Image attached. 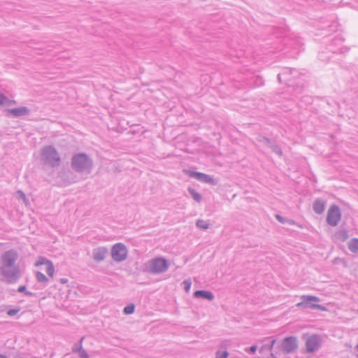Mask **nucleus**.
Returning a JSON list of instances; mask_svg holds the SVG:
<instances>
[{"mask_svg": "<svg viewBox=\"0 0 358 358\" xmlns=\"http://www.w3.org/2000/svg\"><path fill=\"white\" fill-rule=\"evenodd\" d=\"M325 208L324 202L320 200H317L313 203V209L317 214H321L324 212Z\"/></svg>", "mask_w": 358, "mask_h": 358, "instance_id": "f8f14e48", "label": "nucleus"}, {"mask_svg": "<svg viewBox=\"0 0 358 358\" xmlns=\"http://www.w3.org/2000/svg\"><path fill=\"white\" fill-rule=\"evenodd\" d=\"M348 238V234L345 231H341L339 232V238L345 241Z\"/></svg>", "mask_w": 358, "mask_h": 358, "instance_id": "4be33fe9", "label": "nucleus"}, {"mask_svg": "<svg viewBox=\"0 0 358 358\" xmlns=\"http://www.w3.org/2000/svg\"><path fill=\"white\" fill-rule=\"evenodd\" d=\"M127 255V248L123 244L117 243L113 247L111 255L114 260L122 261L126 259Z\"/></svg>", "mask_w": 358, "mask_h": 358, "instance_id": "7ed1b4c3", "label": "nucleus"}, {"mask_svg": "<svg viewBox=\"0 0 358 358\" xmlns=\"http://www.w3.org/2000/svg\"><path fill=\"white\" fill-rule=\"evenodd\" d=\"M276 218L280 221V222H282V219L280 217V216L279 215H276Z\"/></svg>", "mask_w": 358, "mask_h": 358, "instance_id": "cd10ccee", "label": "nucleus"}, {"mask_svg": "<svg viewBox=\"0 0 358 358\" xmlns=\"http://www.w3.org/2000/svg\"><path fill=\"white\" fill-rule=\"evenodd\" d=\"M303 302L299 303L297 304L298 306H310L312 308H316L320 309L322 310H326L324 307L316 303L319 301V299L317 297L312 296H303Z\"/></svg>", "mask_w": 358, "mask_h": 358, "instance_id": "0eeeda50", "label": "nucleus"}, {"mask_svg": "<svg viewBox=\"0 0 358 358\" xmlns=\"http://www.w3.org/2000/svg\"><path fill=\"white\" fill-rule=\"evenodd\" d=\"M9 113L14 115L19 116V115H23L27 114L28 113V110L25 107H20V108L12 109L9 111Z\"/></svg>", "mask_w": 358, "mask_h": 358, "instance_id": "4468645a", "label": "nucleus"}, {"mask_svg": "<svg viewBox=\"0 0 358 358\" xmlns=\"http://www.w3.org/2000/svg\"><path fill=\"white\" fill-rule=\"evenodd\" d=\"M196 225L199 228L203 229H208V224L207 223V222L202 220H198L196 222Z\"/></svg>", "mask_w": 358, "mask_h": 358, "instance_id": "6ab92c4d", "label": "nucleus"}, {"mask_svg": "<svg viewBox=\"0 0 358 358\" xmlns=\"http://www.w3.org/2000/svg\"><path fill=\"white\" fill-rule=\"evenodd\" d=\"M61 281H62V282L64 283V282H66V280L62 279V280H61Z\"/></svg>", "mask_w": 358, "mask_h": 358, "instance_id": "c756f323", "label": "nucleus"}, {"mask_svg": "<svg viewBox=\"0 0 358 358\" xmlns=\"http://www.w3.org/2000/svg\"><path fill=\"white\" fill-rule=\"evenodd\" d=\"M16 257L17 255L14 252L9 251L6 252L2 257L4 266L8 267L12 266L15 262Z\"/></svg>", "mask_w": 358, "mask_h": 358, "instance_id": "9d476101", "label": "nucleus"}, {"mask_svg": "<svg viewBox=\"0 0 358 358\" xmlns=\"http://www.w3.org/2000/svg\"><path fill=\"white\" fill-rule=\"evenodd\" d=\"M357 348H358V344H357Z\"/></svg>", "mask_w": 358, "mask_h": 358, "instance_id": "473e14b6", "label": "nucleus"}, {"mask_svg": "<svg viewBox=\"0 0 358 358\" xmlns=\"http://www.w3.org/2000/svg\"><path fill=\"white\" fill-rule=\"evenodd\" d=\"M185 283V289L187 292H188L189 290V288H190V286H191V282L189 281V280H186L184 282Z\"/></svg>", "mask_w": 358, "mask_h": 358, "instance_id": "393cba45", "label": "nucleus"}, {"mask_svg": "<svg viewBox=\"0 0 358 358\" xmlns=\"http://www.w3.org/2000/svg\"><path fill=\"white\" fill-rule=\"evenodd\" d=\"M320 344V338L317 336H309L306 340V348L308 352L316 350Z\"/></svg>", "mask_w": 358, "mask_h": 358, "instance_id": "1a4fd4ad", "label": "nucleus"}, {"mask_svg": "<svg viewBox=\"0 0 358 358\" xmlns=\"http://www.w3.org/2000/svg\"><path fill=\"white\" fill-rule=\"evenodd\" d=\"M275 343V340H273V341H271V345H270V346H269V348H268L269 351H271V350H272V349H273V345H274Z\"/></svg>", "mask_w": 358, "mask_h": 358, "instance_id": "a878e982", "label": "nucleus"}, {"mask_svg": "<svg viewBox=\"0 0 358 358\" xmlns=\"http://www.w3.org/2000/svg\"><path fill=\"white\" fill-rule=\"evenodd\" d=\"M188 174L189 176L196 178L198 180H201L203 182H208V183L213 182V178L206 174H204L202 173H199V172H192V171H189Z\"/></svg>", "mask_w": 358, "mask_h": 358, "instance_id": "9b49d317", "label": "nucleus"}, {"mask_svg": "<svg viewBox=\"0 0 358 358\" xmlns=\"http://www.w3.org/2000/svg\"><path fill=\"white\" fill-rule=\"evenodd\" d=\"M194 296L196 297H202L209 300H212L213 299V295L211 292L207 291L199 290L195 292Z\"/></svg>", "mask_w": 358, "mask_h": 358, "instance_id": "ddd939ff", "label": "nucleus"}, {"mask_svg": "<svg viewBox=\"0 0 358 358\" xmlns=\"http://www.w3.org/2000/svg\"><path fill=\"white\" fill-rule=\"evenodd\" d=\"M36 277L37 280L39 282H46L48 281V279L46 278V276L41 272H36Z\"/></svg>", "mask_w": 358, "mask_h": 358, "instance_id": "f3484780", "label": "nucleus"}, {"mask_svg": "<svg viewBox=\"0 0 358 358\" xmlns=\"http://www.w3.org/2000/svg\"><path fill=\"white\" fill-rule=\"evenodd\" d=\"M341 217V213L339 208L335 205L331 206L327 212V221L328 224L336 226L340 221Z\"/></svg>", "mask_w": 358, "mask_h": 358, "instance_id": "f03ea898", "label": "nucleus"}, {"mask_svg": "<svg viewBox=\"0 0 358 358\" xmlns=\"http://www.w3.org/2000/svg\"><path fill=\"white\" fill-rule=\"evenodd\" d=\"M264 347L261 348L260 351H262L264 350Z\"/></svg>", "mask_w": 358, "mask_h": 358, "instance_id": "2f4dec72", "label": "nucleus"}, {"mask_svg": "<svg viewBox=\"0 0 358 358\" xmlns=\"http://www.w3.org/2000/svg\"><path fill=\"white\" fill-rule=\"evenodd\" d=\"M42 265H45V271L50 277L52 278L55 273V268L52 263L44 257H39L36 262L35 266H40Z\"/></svg>", "mask_w": 358, "mask_h": 358, "instance_id": "6e6552de", "label": "nucleus"}, {"mask_svg": "<svg viewBox=\"0 0 358 358\" xmlns=\"http://www.w3.org/2000/svg\"><path fill=\"white\" fill-rule=\"evenodd\" d=\"M282 350L285 352H291L297 348L296 339L294 337H288L283 340L281 345Z\"/></svg>", "mask_w": 358, "mask_h": 358, "instance_id": "423d86ee", "label": "nucleus"}, {"mask_svg": "<svg viewBox=\"0 0 358 358\" xmlns=\"http://www.w3.org/2000/svg\"><path fill=\"white\" fill-rule=\"evenodd\" d=\"M42 155L45 162L51 166H55L58 164L59 161L57 152L52 147H47L44 148Z\"/></svg>", "mask_w": 358, "mask_h": 358, "instance_id": "f257e3e1", "label": "nucleus"}, {"mask_svg": "<svg viewBox=\"0 0 358 358\" xmlns=\"http://www.w3.org/2000/svg\"><path fill=\"white\" fill-rule=\"evenodd\" d=\"M106 250L104 249H98L94 254V257L97 261L103 260L105 257Z\"/></svg>", "mask_w": 358, "mask_h": 358, "instance_id": "2eb2a0df", "label": "nucleus"}, {"mask_svg": "<svg viewBox=\"0 0 358 358\" xmlns=\"http://www.w3.org/2000/svg\"><path fill=\"white\" fill-rule=\"evenodd\" d=\"M134 309H135L134 305L130 304L124 308V312L125 314H127V315L131 314L134 312Z\"/></svg>", "mask_w": 358, "mask_h": 358, "instance_id": "a211bd4d", "label": "nucleus"}, {"mask_svg": "<svg viewBox=\"0 0 358 358\" xmlns=\"http://www.w3.org/2000/svg\"><path fill=\"white\" fill-rule=\"evenodd\" d=\"M88 157L83 154L77 155L73 158L72 164L77 169H83L90 165Z\"/></svg>", "mask_w": 358, "mask_h": 358, "instance_id": "20e7f679", "label": "nucleus"}, {"mask_svg": "<svg viewBox=\"0 0 358 358\" xmlns=\"http://www.w3.org/2000/svg\"><path fill=\"white\" fill-rule=\"evenodd\" d=\"M189 192L191 193L192 197L194 198V199L196 201H199L200 199H201V196L199 193H197L196 192H195L194 190L193 189H189Z\"/></svg>", "mask_w": 358, "mask_h": 358, "instance_id": "412c9836", "label": "nucleus"}, {"mask_svg": "<svg viewBox=\"0 0 358 358\" xmlns=\"http://www.w3.org/2000/svg\"><path fill=\"white\" fill-rule=\"evenodd\" d=\"M8 101V99L3 94H0V105H3Z\"/></svg>", "mask_w": 358, "mask_h": 358, "instance_id": "b1692460", "label": "nucleus"}, {"mask_svg": "<svg viewBox=\"0 0 358 358\" xmlns=\"http://www.w3.org/2000/svg\"><path fill=\"white\" fill-rule=\"evenodd\" d=\"M0 358H6L4 356L0 355Z\"/></svg>", "mask_w": 358, "mask_h": 358, "instance_id": "7c9ffc66", "label": "nucleus"}, {"mask_svg": "<svg viewBox=\"0 0 358 358\" xmlns=\"http://www.w3.org/2000/svg\"><path fill=\"white\" fill-rule=\"evenodd\" d=\"M228 352L227 351H218L216 353L215 358H227Z\"/></svg>", "mask_w": 358, "mask_h": 358, "instance_id": "aec40b11", "label": "nucleus"}, {"mask_svg": "<svg viewBox=\"0 0 358 358\" xmlns=\"http://www.w3.org/2000/svg\"><path fill=\"white\" fill-rule=\"evenodd\" d=\"M257 348L255 345L250 347V350L252 353H255Z\"/></svg>", "mask_w": 358, "mask_h": 358, "instance_id": "bb28decb", "label": "nucleus"}, {"mask_svg": "<svg viewBox=\"0 0 358 358\" xmlns=\"http://www.w3.org/2000/svg\"><path fill=\"white\" fill-rule=\"evenodd\" d=\"M82 357H83V358H87V356L85 354L82 355Z\"/></svg>", "mask_w": 358, "mask_h": 358, "instance_id": "c85d7f7f", "label": "nucleus"}, {"mask_svg": "<svg viewBox=\"0 0 358 358\" xmlns=\"http://www.w3.org/2000/svg\"><path fill=\"white\" fill-rule=\"evenodd\" d=\"M19 309H11L8 311L7 314L9 316H14L19 312Z\"/></svg>", "mask_w": 358, "mask_h": 358, "instance_id": "5701e85b", "label": "nucleus"}, {"mask_svg": "<svg viewBox=\"0 0 358 358\" xmlns=\"http://www.w3.org/2000/svg\"><path fill=\"white\" fill-rule=\"evenodd\" d=\"M349 249L352 252H358V239L353 238L352 239L348 245Z\"/></svg>", "mask_w": 358, "mask_h": 358, "instance_id": "dca6fc26", "label": "nucleus"}, {"mask_svg": "<svg viewBox=\"0 0 358 358\" xmlns=\"http://www.w3.org/2000/svg\"><path fill=\"white\" fill-rule=\"evenodd\" d=\"M168 268L167 263L164 259H156L150 264V270L154 273H160L166 271Z\"/></svg>", "mask_w": 358, "mask_h": 358, "instance_id": "39448f33", "label": "nucleus"}]
</instances>
